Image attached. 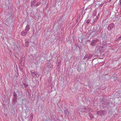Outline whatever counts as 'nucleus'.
<instances>
[{
    "label": "nucleus",
    "instance_id": "nucleus-1",
    "mask_svg": "<svg viewBox=\"0 0 121 121\" xmlns=\"http://www.w3.org/2000/svg\"><path fill=\"white\" fill-rule=\"evenodd\" d=\"M30 72L31 75L33 77H39V74L36 72H35L34 70H31L30 71Z\"/></svg>",
    "mask_w": 121,
    "mask_h": 121
},
{
    "label": "nucleus",
    "instance_id": "nucleus-2",
    "mask_svg": "<svg viewBox=\"0 0 121 121\" xmlns=\"http://www.w3.org/2000/svg\"><path fill=\"white\" fill-rule=\"evenodd\" d=\"M104 47L99 46H97L96 48V49L99 51L100 53H101L103 52L104 50Z\"/></svg>",
    "mask_w": 121,
    "mask_h": 121
},
{
    "label": "nucleus",
    "instance_id": "nucleus-3",
    "mask_svg": "<svg viewBox=\"0 0 121 121\" xmlns=\"http://www.w3.org/2000/svg\"><path fill=\"white\" fill-rule=\"evenodd\" d=\"M99 29L100 28L99 27L95 26L94 27L91 34H92L94 32H95V33H96L99 31Z\"/></svg>",
    "mask_w": 121,
    "mask_h": 121
},
{
    "label": "nucleus",
    "instance_id": "nucleus-4",
    "mask_svg": "<svg viewBox=\"0 0 121 121\" xmlns=\"http://www.w3.org/2000/svg\"><path fill=\"white\" fill-rule=\"evenodd\" d=\"M99 41V40L97 39L93 40L91 41L90 45L92 46H94L96 43L98 42Z\"/></svg>",
    "mask_w": 121,
    "mask_h": 121
},
{
    "label": "nucleus",
    "instance_id": "nucleus-5",
    "mask_svg": "<svg viewBox=\"0 0 121 121\" xmlns=\"http://www.w3.org/2000/svg\"><path fill=\"white\" fill-rule=\"evenodd\" d=\"M114 28V25L112 23L110 24L108 27V29L110 31Z\"/></svg>",
    "mask_w": 121,
    "mask_h": 121
},
{
    "label": "nucleus",
    "instance_id": "nucleus-6",
    "mask_svg": "<svg viewBox=\"0 0 121 121\" xmlns=\"http://www.w3.org/2000/svg\"><path fill=\"white\" fill-rule=\"evenodd\" d=\"M92 56V55L91 54H86L84 56L83 59H86V58H87V59H88L91 58Z\"/></svg>",
    "mask_w": 121,
    "mask_h": 121
},
{
    "label": "nucleus",
    "instance_id": "nucleus-7",
    "mask_svg": "<svg viewBox=\"0 0 121 121\" xmlns=\"http://www.w3.org/2000/svg\"><path fill=\"white\" fill-rule=\"evenodd\" d=\"M105 112L104 111L100 110L97 112V114L99 115L102 116L104 115Z\"/></svg>",
    "mask_w": 121,
    "mask_h": 121
},
{
    "label": "nucleus",
    "instance_id": "nucleus-8",
    "mask_svg": "<svg viewBox=\"0 0 121 121\" xmlns=\"http://www.w3.org/2000/svg\"><path fill=\"white\" fill-rule=\"evenodd\" d=\"M86 110V108L84 107H83V108H80L79 109H77L78 111H80L82 112H85Z\"/></svg>",
    "mask_w": 121,
    "mask_h": 121
},
{
    "label": "nucleus",
    "instance_id": "nucleus-9",
    "mask_svg": "<svg viewBox=\"0 0 121 121\" xmlns=\"http://www.w3.org/2000/svg\"><path fill=\"white\" fill-rule=\"evenodd\" d=\"M27 33V32L25 30H24L21 32V34L22 36H24L26 35Z\"/></svg>",
    "mask_w": 121,
    "mask_h": 121
},
{
    "label": "nucleus",
    "instance_id": "nucleus-10",
    "mask_svg": "<svg viewBox=\"0 0 121 121\" xmlns=\"http://www.w3.org/2000/svg\"><path fill=\"white\" fill-rule=\"evenodd\" d=\"M64 112L65 116L68 117L69 115V111L66 109L64 110Z\"/></svg>",
    "mask_w": 121,
    "mask_h": 121
},
{
    "label": "nucleus",
    "instance_id": "nucleus-11",
    "mask_svg": "<svg viewBox=\"0 0 121 121\" xmlns=\"http://www.w3.org/2000/svg\"><path fill=\"white\" fill-rule=\"evenodd\" d=\"M16 93L18 94V96H20L22 95V94L21 91H19L17 90Z\"/></svg>",
    "mask_w": 121,
    "mask_h": 121
},
{
    "label": "nucleus",
    "instance_id": "nucleus-12",
    "mask_svg": "<svg viewBox=\"0 0 121 121\" xmlns=\"http://www.w3.org/2000/svg\"><path fill=\"white\" fill-rule=\"evenodd\" d=\"M29 26L28 25H27L26 26L25 30L26 31L28 32V31L29 30Z\"/></svg>",
    "mask_w": 121,
    "mask_h": 121
},
{
    "label": "nucleus",
    "instance_id": "nucleus-13",
    "mask_svg": "<svg viewBox=\"0 0 121 121\" xmlns=\"http://www.w3.org/2000/svg\"><path fill=\"white\" fill-rule=\"evenodd\" d=\"M17 99H13L12 101L13 105H14L15 104L16 102H17Z\"/></svg>",
    "mask_w": 121,
    "mask_h": 121
},
{
    "label": "nucleus",
    "instance_id": "nucleus-14",
    "mask_svg": "<svg viewBox=\"0 0 121 121\" xmlns=\"http://www.w3.org/2000/svg\"><path fill=\"white\" fill-rule=\"evenodd\" d=\"M89 115L90 117V119L91 120H92V119L93 118V116L92 114L91 113H89Z\"/></svg>",
    "mask_w": 121,
    "mask_h": 121
},
{
    "label": "nucleus",
    "instance_id": "nucleus-15",
    "mask_svg": "<svg viewBox=\"0 0 121 121\" xmlns=\"http://www.w3.org/2000/svg\"><path fill=\"white\" fill-rule=\"evenodd\" d=\"M11 2V0H5V2L6 4H8Z\"/></svg>",
    "mask_w": 121,
    "mask_h": 121
},
{
    "label": "nucleus",
    "instance_id": "nucleus-16",
    "mask_svg": "<svg viewBox=\"0 0 121 121\" xmlns=\"http://www.w3.org/2000/svg\"><path fill=\"white\" fill-rule=\"evenodd\" d=\"M25 46L26 47H28L29 46V42L28 41H26L25 43Z\"/></svg>",
    "mask_w": 121,
    "mask_h": 121
},
{
    "label": "nucleus",
    "instance_id": "nucleus-17",
    "mask_svg": "<svg viewBox=\"0 0 121 121\" xmlns=\"http://www.w3.org/2000/svg\"><path fill=\"white\" fill-rule=\"evenodd\" d=\"M35 3V1L34 0L31 3V5L32 7L33 6H34V4Z\"/></svg>",
    "mask_w": 121,
    "mask_h": 121
},
{
    "label": "nucleus",
    "instance_id": "nucleus-18",
    "mask_svg": "<svg viewBox=\"0 0 121 121\" xmlns=\"http://www.w3.org/2000/svg\"><path fill=\"white\" fill-rule=\"evenodd\" d=\"M25 112H26V114L27 115H29V113H30V111H29V112H28V110H26H26H25Z\"/></svg>",
    "mask_w": 121,
    "mask_h": 121
},
{
    "label": "nucleus",
    "instance_id": "nucleus-19",
    "mask_svg": "<svg viewBox=\"0 0 121 121\" xmlns=\"http://www.w3.org/2000/svg\"><path fill=\"white\" fill-rule=\"evenodd\" d=\"M13 96H15L17 97V94L15 93V91L13 92Z\"/></svg>",
    "mask_w": 121,
    "mask_h": 121
},
{
    "label": "nucleus",
    "instance_id": "nucleus-20",
    "mask_svg": "<svg viewBox=\"0 0 121 121\" xmlns=\"http://www.w3.org/2000/svg\"><path fill=\"white\" fill-rule=\"evenodd\" d=\"M40 2H38L36 4H34V5H35L36 6H37L38 5H39L40 4Z\"/></svg>",
    "mask_w": 121,
    "mask_h": 121
},
{
    "label": "nucleus",
    "instance_id": "nucleus-21",
    "mask_svg": "<svg viewBox=\"0 0 121 121\" xmlns=\"http://www.w3.org/2000/svg\"><path fill=\"white\" fill-rule=\"evenodd\" d=\"M90 19H88L86 21V23L87 24H88L90 22Z\"/></svg>",
    "mask_w": 121,
    "mask_h": 121
},
{
    "label": "nucleus",
    "instance_id": "nucleus-22",
    "mask_svg": "<svg viewBox=\"0 0 121 121\" xmlns=\"http://www.w3.org/2000/svg\"><path fill=\"white\" fill-rule=\"evenodd\" d=\"M30 118H31V119H32L33 118V115L32 114H30Z\"/></svg>",
    "mask_w": 121,
    "mask_h": 121
},
{
    "label": "nucleus",
    "instance_id": "nucleus-23",
    "mask_svg": "<svg viewBox=\"0 0 121 121\" xmlns=\"http://www.w3.org/2000/svg\"><path fill=\"white\" fill-rule=\"evenodd\" d=\"M24 85L25 87V88L27 87H28V85L27 84H24Z\"/></svg>",
    "mask_w": 121,
    "mask_h": 121
},
{
    "label": "nucleus",
    "instance_id": "nucleus-24",
    "mask_svg": "<svg viewBox=\"0 0 121 121\" xmlns=\"http://www.w3.org/2000/svg\"><path fill=\"white\" fill-rule=\"evenodd\" d=\"M13 96V99H17V97L15 96Z\"/></svg>",
    "mask_w": 121,
    "mask_h": 121
},
{
    "label": "nucleus",
    "instance_id": "nucleus-25",
    "mask_svg": "<svg viewBox=\"0 0 121 121\" xmlns=\"http://www.w3.org/2000/svg\"><path fill=\"white\" fill-rule=\"evenodd\" d=\"M79 17H78L77 18V19H76V21H75V22H76V23H77V22L78 21V20H79Z\"/></svg>",
    "mask_w": 121,
    "mask_h": 121
},
{
    "label": "nucleus",
    "instance_id": "nucleus-26",
    "mask_svg": "<svg viewBox=\"0 0 121 121\" xmlns=\"http://www.w3.org/2000/svg\"><path fill=\"white\" fill-rule=\"evenodd\" d=\"M93 15L94 16H95L96 15V12H94L93 14Z\"/></svg>",
    "mask_w": 121,
    "mask_h": 121
},
{
    "label": "nucleus",
    "instance_id": "nucleus-27",
    "mask_svg": "<svg viewBox=\"0 0 121 121\" xmlns=\"http://www.w3.org/2000/svg\"><path fill=\"white\" fill-rule=\"evenodd\" d=\"M99 15L97 16V17L95 19L96 20H97L98 19V18L99 17Z\"/></svg>",
    "mask_w": 121,
    "mask_h": 121
},
{
    "label": "nucleus",
    "instance_id": "nucleus-28",
    "mask_svg": "<svg viewBox=\"0 0 121 121\" xmlns=\"http://www.w3.org/2000/svg\"><path fill=\"white\" fill-rule=\"evenodd\" d=\"M22 63V61H20V63L22 65H23V63Z\"/></svg>",
    "mask_w": 121,
    "mask_h": 121
},
{
    "label": "nucleus",
    "instance_id": "nucleus-29",
    "mask_svg": "<svg viewBox=\"0 0 121 121\" xmlns=\"http://www.w3.org/2000/svg\"><path fill=\"white\" fill-rule=\"evenodd\" d=\"M121 38V36H119V37H118V38H119V40H120L121 39H120V38Z\"/></svg>",
    "mask_w": 121,
    "mask_h": 121
},
{
    "label": "nucleus",
    "instance_id": "nucleus-30",
    "mask_svg": "<svg viewBox=\"0 0 121 121\" xmlns=\"http://www.w3.org/2000/svg\"><path fill=\"white\" fill-rule=\"evenodd\" d=\"M111 0H109V2H110L111 1Z\"/></svg>",
    "mask_w": 121,
    "mask_h": 121
},
{
    "label": "nucleus",
    "instance_id": "nucleus-31",
    "mask_svg": "<svg viewBox=\"0 0 121 121\" xmlns=\"http://www.w3.org/2000/svg\"><path fill=\"white\" fill-rule=\"evenodd\" d=\"M104 4V3H101V5H103V4Z\"/></svg>",
    "mask_w": 121,
    "mask_h": 121
},
{
    "label": "nucleus",
    "instance_id": "nucleus-32",
    "mask_svg": "<svg viewBox=\"0 0 121 121\" xmlns=\"http://www.w3.org/2000/svg\"><path fill=\"white\" fill-rule=\"evenodd\" d=\"M120 4H121V2H120Z\"/></svg>",
    "mask_w": 121,
    "mask_h": 121
},
{
    "label": "nucleus",
    "instance_id": "nucleus-33",
    "mask_svg": "<svg viewBox=\"0 0 121 121\" xmlns=\"http://www.w3.org/2000/svg\"><path fill=\"white\" fill-rule=\"evenodd\" d=\"M118 4H120V3H118Z\"/></svg>",
    "mask_w": 121,
    "mask_h": 121
},
{
    "label": "nucleus",
    "instance_id": "nucleus-34",
    "mask_svg": "<svg viewBox=\"0 0 121 121\" xmlns=\"http://www.w3.org/2000/svg\"><path fill=\"white\" fill-rule=\"evenodd\" d=\"M94 60L93 59L92 60V61L93 60Z\"/></svg>",
    "mask_w": 121,
    "mask_h": 121
}]
</instances>
